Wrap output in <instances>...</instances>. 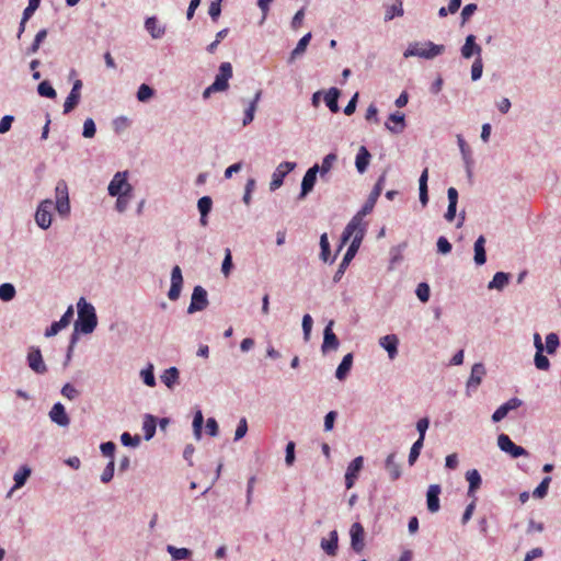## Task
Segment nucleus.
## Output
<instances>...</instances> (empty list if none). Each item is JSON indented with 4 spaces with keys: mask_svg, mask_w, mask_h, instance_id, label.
I'll return each instance as SVG.
<instances>
[{
    "mask_svg": "<svg viewBox=\"0 0 561 561\" xmlns=\"http://www.w3.org/2000/svg\"><path fill=\"white\" fill-rule=\"evenodd\" d=\"M55 199V204L50 198L43 199L37 206L35 222L43 230H47L51 226L53 208L62 219L68 218L71 213L68 184L62 179L56 183Z\"/></svg>",
    "mask_w": 561,
    "mask_h": 561,
    "instance_id": "nucleus-1",
    "label": "nucleus"
},
{
    "mask_svg": "<svg viewBox=\"0 0 561 561\" xmlns=\"http://www.w3.org/2000/svg\"><path fill=\"white\" fill-rule=\"evenodd\" d=\"M386 181V173L383 172L377 180L375 186L373 187L371 192L368 195V198L366 199L363 207L352 217L350 222L344 228V231L341 236V245L345 244L356 229L363 228L364 231H367L368 224L364 221V217L370 214L382 192L383 183Z\"/></svg>",
    "mask_w": 561,
    "mask_h": 561,
    "instance_id": "nucleus-2",
    "label": "nucleus"
},
{
    "mask_svg": "<svg viewBox=\"0 0 561 561\" xmlns=\"http://www.w3.org/2000/svg\"><path fill=\"white\" fill-rule=\"evenodd\" d=\"M77 309L78 319L75 322L76 332H80L82 334L92 333L98 325L95 308L92 304L81 297L77 302Z\"/></svg>",
    "mask_w": 561,
    "mask_h": 561,
    "instance_id": "nucleus-3",
    "label": "nucleus"
},
{
    "mask_svg": "<svg viewBox=\"0 0 561 561\" xmlns=\"http://www.w3.org/2000/svg\"><path fill=\"white\" fill-rule=\"evenodd\" d=\"M445 51L444 45H437L433 42H415L408 46L404 50V58L420 57L424 59H433Z\"/></svg>",
    "mask_w": 561,
    "mask_h": 561,
    "instance_id": "nucleus-4",
    "label": "nucleus"
},
{
    "mask_svg": "<svg viewBox=\"0 0 561 561\" xmlns=\"http://www.w3.org/2000/svg\"><path fill=\"white\" fill-rule=\"evenodd\" d=\"M365 234H366V231H364L363 228H359V229H356L355 232L353 233V236L351 237V238H353L352 242H351L346 253L344 254V256L342 259V262L340 263V265L333 276L334 283H339L341 280V278L343 277L351 261L355 257L356 253L358 252V249L362 244V241H363Z\"/></svg>",
    "mask_w": 561,
    "mask_h": 561,
    "instance_id": "nucleus-5",
    "label": "nucleus"
},
{
    "mask_svg": "<svg viewBox=\"0 0 561 561\" xmlns=\"http://www.w3.org/2000/svg\"><path fill=\"white\" fill-rule=\"evenodd\" d=\"M497 446L503 453L508 454L514 459L529 455L524 447L516 445L511 437L504 433L497 436Z\"/></svg>",
    "mask_w": 561,
    "mask_h": 561,
    "instance_id": "nucleus-6",
    "label": "nucleus"
},
{
    "mask_svg": "<svg viewBox=\"0 0 561 561\" xmlns=\"http://www.w3.org/2000/svg\"><path fill=\"white\" fill-rule=\"evenodd\" d=\"M208 304V295L206 289L197 285L193 289L187 313L193 314L195 312L203 311L207 308Z\"/></svg>",
    "mask_w": 561,
    "mask_h": 561,
    "instance_id": "nucleus-7",
    "label": "nucleus"
},
{
    "mask_svg": "<svg viewBox=\"0 0 561 561\" xmlns=\"http://www.w3.org/2000/svg\"><path fill=\"white\" fill-rule=\"evenodd\" d=\"M296 167V162L285 161L279 163L272 174V180L270 182V191L274 192L277 188H279L283 185L286 175L290 173L293 170H295Z\"/></svg>",
    "mask_w": 561,
    "mask_h": 561,
    "instance_id": "nucleus-8",
    "label": "nucleus"
},
{
    "mask_svg": "<svg viewBox=\"0 0 561 561\" xmlns=\"http://www.w3.org/2000/svg\"><path fill=\"white\" fill-rule=\"evenodd\" d=\"M107 191L108 195L113 197L124 194V192H133V186L127 182V172H116L108 184Z\"/></svg>",
    "mask_w": 561,
    "mask_h": 561,
    "instance_id": "nucleus-9",
    "label": "nucleus"
},
{
    "mask_svg": "<svg viewBox=\"0 0 561 561\" xmlns=\"http://www.w3.org/2000/svg\"><path fill=\"white\" fill-rule=\"evenodd\" d=\"M26 362L28 367L37 375H44L48 370L43 359L42 352L37 346L28 347Z\"/></svg>",
    "mask_w": 561,
    "mask_h": 561,
    "instance_id": "nucleus-10",
    "label": "nucleus"
},
{
    "mask_svg": "<svg viewBox=\"0 0 561 561\" xmlns=\"http://www.w3.org/2000/svg\"><path fill=\"white\" fill-rule=\"evenodd\" d=\"M232 78V66L230 62L225 61L219 66L218 73L213 82L214 89H218L220 92L226 91L229 88V80Z\"/></svg>",
    "mask_w": 561,
    "mask_h": 561,
    "instance_id": "nucleus-11",
    "label": "nucleus"
},
{
    "mask_svg": "<svg viewBox=\"0 0 561 561\" xmlns=\"http://www.w3.org/2000/svg\"><path fill=\"white\" fill-rule=\"evenodd\" d=\"M333 325L334 321L330 320L323 330V342L321 345V351L323 354H327L330 351H336L340 346V341L333 332Z\"/></svg>",
    "mask_w": 561,
    "mask_h": 561,
    "instance_id": "nucleus-12",
    "label": "nucleus"
},
{
    "mask_svg": "<svg viewBox=\"0 0 561 561\" xmlns=\"http://www.w3.org/2000/svg\"><path fill=\"white\" fill-rule=\"evenodd\" d=\"M319 170V164H314L307 170L301 181V188L298 195V199L306 198V196L313 190Z\"/></svg>",
    "mask_w": 561,
    "mask_h": 561,
    "instance_id": "nucleus-13",
    "label": "nucleus"
},
{
    "mask_svg": "<svg viewBox=\"0 0 561 561\" xmlns=\"http://www.w3.org/2000/svg\"><path fill=\"white\" fill-rule=\"evenodd\" d=\"M183 287L182 270L179 265H175L171 271V286L168 291V298L175 301L180 298L181 290Z\"/></svg>",
    "mask_w": 561,
    "mask_h": 561,
    "instance_id": "nucleus-14",
    "label": "nucleus"
},
{
    "mask_svg": "<svg viewBox=\"0 0 561 561\" xmlns=\"http://www.w3.org/2000/svg\"><path fill=\"white\" fill-rule=\"evenodd\" d=\"M350 536H351V548L357 552L360 553L364 550L365 547V530L360 523H354L351 526L350 529Z\"/></svg>",
    "mask_w": 561,
    "mask_h": 561,
    "instance_id": "nucleus-15",
    "label": "nucleus"
},
{
    "mask_svg": "<svg viewBox=\"0 0 561 561\" xmlns=\"http://www.w3.org/2000/svg\"><path fill=\"white\" fill-rule=\"evenodd\" d=\"M523 404V401L518 398H511L505 403L500 405L492 414V422L497 423L505 419L508 413L513 410L518 409Z\"/></svg>",
    "mask_w": 561,
    "mask_h": 561,
    "instance_id": "nucleus-16",
    "label": "nucleus"
},
{
    "mask_svg": "<svg viewBox=\"0 0 561 561\" xmlns=\"http://www.w3.org/2000/svg\"><path fill=\"white\" fill-rule=\"evenodd\" d=\"M364 458L358 456L354 458L347 466L345 472V486L346 489H352L355 484L356 479L358 478V473L363 469Z\"/></svg>",
    "mask_w": 561,
    "mask_h": 561,
    "instance_id": "nucleus-17",
    "label": "nucleus"
},
{
    "mask_svg": "<svg viewBox=\"0 0 561 561\" xmlns=\"http://www.w3.org/2000/svg\"><path fill=\"white\" fill-rule=\"evenodd\" d=\"M485 375V367L482 363H476L471 368L470 377L467 381V394L470 396L471 391H476L481 385Z\"/></svg>",
    "mask_w": 561,
    "mask_h": 561,
    "instance_id": "nucleus-18",
    "label": "nucleus"
},
{
    "mask_svg": "<svg viewBox=\"0 0 561 561\" xmlns=\"http://www.w3.org/2000/svg\"><path fill=\"white\" fill-rule=\"evenodd\" d=\"M457 144L461 153V158L466 168V172L468 178L472 176V167H473V158H472V150L463 139L461 135H457Z\"/></svg>",
    "mask_w": 561,
    "mask_h": 561,
    "instance_id": "nucleus-19",
    "label": "nucleus"
},
{
    "mask_svg": "<svg viewBox=\"0 0 561 561\" xmlns=\"http://www.w3.org/2000/svg\"><path fill=\"white\" fill-rule=\"evenodd\" d=\"M477 37L473 34H469L466 37L465 44L460 48L461 56L465 59H470L476 56V58L481 57L482 48L477 44Z\"/></svg>",
    "mask_w": 561,
    "mask_h": 561,
    "instance_id": "nucleus-20",
    "label": "nucleus"
},
{
    "mask_svg": "<svg viewBox=\"0 0 561 561\" xmlns=\"http://www.w3.org/2000/svg\"><path fill=\"white\" fill-rule=\"evenodd\" d=\"M48 415L50 421L58 426L67 427L70 424V419L66 412V409L60 402H57L53 405Z\"/></svg>",
    "mask_w": 561,
    "mask_h": 561,
    "instance_id": "nucleus-21",
    "label": "nucleus"
},
{
    "mask_svg": "<svg viewBox=\"0 0 561 561\" xmlns=\"http://www.w3.org/2000/svg\"><path fill=\"white\" fill-rule=\"evenodd\" d=\"M442 492L439 484H431L426 492V505L431 513H436L440 508L439 494Z\"/></svg>",
    "mask_w": 561,
    "mask_h": 561,
    "instance_id": "nucleus-22",
    "label": "nucleus"
},
{
    "mask_svg": "<svg viewBox=\"0 0 561 561\" xmlns=\"http://www.w3.org/2000/svg\"><path fill=\"white\" fill-rule=\"evenodd\" d=\"M321 549L329 556L335 557L339 549V534L336 530H332L329 534V538H322L320 542Z\"/></svg>",
    "mask_w": 561,
    "mask_h": 561,
    "instance_id": "nucleus-23",
    "label": "nucleus"
},
{
    "mask_svg": "<svg viewBox=\"0 0 561 561\" xmlns=\"http://www.w3.org/2000/svg\"><path fill=\"white\" fill-rule=\"evenodd\" d=\"M379 345L385 348L390 359L398 355L399 339L396 334H388L379 339Z\"/></svg>",
    "mask_w": 561,
    "mask_h": 561,
    "instance_id": "nucleus-24",
    "label": "nucleus"
},
{
    "mask_svg": "<svg viewBox=\"0 0 561 561\" xmlns=\"http://www.w3.org/2000/svg\"><path fill=\"white\" fill-rule=\"evenodd\" d=\"M161 382L170 390H173L180 383V370L172 366L160 375Z\"/></svg>",
    "mask_w": 561,
    "mask_h": 561,
    "instance_id": "nucleus-25",
    "label": "nucleus"
},
{
    "mask_svg": "<svg viewBox=\"0 0 561 561\" xmlns=\"http://www.w3.org/2000/svg\"><path fill=\"white\" fill-rule=\"evenodd\" d=\"M311 38L312 34L308 32L298 41L296 47L291 50L288 57V64H293L297 58L301 57L306 53Z\"/></svg>",
    "mask_w": 561,
    "mask_h": 561,
    "instance_id": "nucleus-26",
    "label": "nucleus"
},
{
    "mask_svg": "<svg viewBox=\"0 0 561 561\" xmlns=\"http://www.w3.org/2000/svg\"><path fill=\"white\" fill-rule=\"evenodd\" d=\"M32 470L28 466H22L19 468V470L14 473L13 480L14 485L8 493V497L11 496L13 491L21 489L27 481V479L31 477Z\"/></svg>",
    "mask_w": 561,
    "mask_h": 561,
    "instance_id": "nucleus-27",
    "label": "nucleus"
},
{
    "mask_svg": "<svg viewBox=\"0 0 561 561\" xmlns=\"http://www.w3.org/2000/svg\"><path fill=\"white\" fill-rule=\"evenodd\" d=\"M145 28L153 39L161 38L165 33V26L160 25L156 16H149L146 19Z\"/></svg>",
    "mask_w": 561,
    "mask_h": 561,
    "instance_id": "nucleus-28",
    "label": "nucleus"
},
{
    "mask_svg": "<svg viewBox=\"0 0 561 561\" xmlns=\"http://www.w3.org/2000/svg\"><path fill=\"white\" fill-rule=\"evenodd\" d=\"M371 154L365 146H360L355 159V167L358 173L363 174L367 171Z\"/></svg>",
    "mask_w": 561,
    "mask_h": 561,
    "instance_id": "nucleus-29",
    "label": "nucleus"
},
{
    "mask_svg": "<svg viewBox=\"0 0 561 561\" xmlns=\"http://www.w3.org/2000/svg\"><path fill=\"white\" fill-rule=\"evenodd\" d=\"M262 96V90H257L253 96V99L249 102L248 107L244 111V117L242 121L243 126H248L254 119V115L257 108V103L260 102Z\"/></svg>",
    "mask_w": 561,
    "mask_h": 561,
    "instance_id": "nucleus-30",
    "label": "nucleus"
},
{
    "mask_svg": "<svg viewBox=\"0 0 561 561\" xmlns=\"http://www.w3.org/2000/svg\"><path fill=\"white\" fill-rule=\"evenodd\" d=\"M389 122H392L394 125L391 126L388 122L385 124L386 128L392 134H401L405 128V117L404 114L400 112H396L389 115Z\"/></svg>",
    "mask_w": 561,
    "mask_h": 561,
    "instance_id": "nucleus-31",
    "label": "nucleus"
},
{
    "mask_svg": "<svg viewBox=\"0 0 561 561\" xmlns=\"http://www.w3.org/2000/svg\"><path fill=\"white\" fill-rule=\"evenodd\" d=\"M473 261L478 266L483 265L486 262V253H485V238L480 236L474 244H473Z\"/></svg>",
    "mask_w": 561,
    "mask_h": 561,
    "instance_id": "nucleus-32",
    "label": "nucleus"
},
{
    "mask_svg": "<svg viewBox=\"0 0 561 561\" xmlns=\"http://www.w3.org/2000/svg\"><path fill=\"white\" fill-rule=\"evenodd\" d=\"M511 274L505 272H496L488 284V289L503 290L510 283Z\"/></svg>",
    "mask_w": 561,
    "mask_h": 561,
    "instance_id": "nucleus-33",
    "label": "nucleus"
},
{
    "mask_svg": "<svg viewBox=\"0 0 561 561\" xmlns=\"http://www.w3.org/2000/svg\"><path fill=\"white\" fill-rule=\"evenodd\" d=\"M385 468L392 481H396L401 477V466L396 461V453L388 455L385 461Z\"/></svg>",
    "mask_w": 561,
    "mask_h": 561,
    "instance_id": "nucleus-34",
    "label": "nucleus"
},
{
    "mask_svg": "<svg viewBox=\"0 0 561 561\" xmlns=\"http://www.w3.org/2000/svg\"><path fill=\"white\" fill-rule=\"evenodd\" d=\"M352 366H353V354L348 353L342 358L340 365L337 366L336 371H335V377L339 380H344L347 377V375L350 374Z\"/></svg>",
    "mask_w": 561,
    "mask_h": 561,
    "instance_id": "nucleus-35",
    "label": "nucleus"
},
{
    "mask_svg": "<svg viewBox=\"0 0 561 561\" xmlns=\"http://www.w3.org/2000/svg\"><path fill=\"white\" fill-rule=\"evenodd\" d=\"M466 479L469 482L468 495L473 496L482 483L481 476L477 469H471L467 471Z\"/></svg>",
    "mask_w": 561,
    "mask_h": 561,
    "instance_id": "nucleus-36",
    "label": "nucleus"
},
{
    "mask_svg": "<svg viewBox=\"0 0 561 561\" xmlns=\"http://www.w3.org/2000/svg\"><path fill=\"white\" fill-rule=\"evenodd\" d=\"M340 94L341 92L337 88H330L324 95L325 105L332 113H337L340 111V106L337 103Z\"/></svg>",
    "mask_w": 561,
    "mask_h": 561,
    "instance_id": "nucleus-37",
    "label": "nucleus"
},
{
    "mask_svg": "<svg viewBox=\"0 0 561 561\" xmlns=\"http://www.w3.org/2000/svg\"><path fill=\"white\" fill-rule=\"evenodd\" d=\"M157 430V419L151 414H145L144 422H142V431L145 434V439L150 440Z\"/></svg>",
    "mask_w": 561,
    "mask_h": 561,
    "instance_id": "nucleus-38",
    "label": "nucleus"
},
{
    "mask_svg": "<svg viewBox=\"0 0 561 561\" xmlns=\"http://www.w3.org/2000/svg\"><path fill=\"white\" fill-rule=\"evenodd\" d=\"M167 551L171 556L173 561L190 559L193 554V551L188 548H178L172 545L167 546Z\"/></svg>",
    "mask_w": 561,
    "mask_h": 561,
    "instance_id": "nucleus-39",
    "label": "nucleus"
},
{
    "mask_svg": "<svg viewBox=\"0 0 561 561\" xmlns=\"http://www.w3.org/2000/svg\"><path fill=\"white\" fill-rule=\"evenodd\" d=\"M154 367L151 363L147 365L146 368L140 370V378L142 382L148 387H154L157 385L154 377Z\"/></svg>",
    "mask_w": 561,
    "mask_h": 561,
    "instance_id": "nucleus-40",
    "label": "nucleus"
},
{
    "mask_svg": "<svg viewBox=\"0 0 561 561\" xmlns=\"http://www.w3.org/2000/svg\"><path fill=\"white\" fill-rule=\"evenodd\" d=\"M403 7L401 0H396L390 7L387 8L385 13V21H391L396 16H402L403 15Z\"/></svg>",
    "mask_w": 561,
    "mask_h": 561,
    "instance_id": "nucleus-41",
    "label": "nucleus"
},
{
    "mask_svg": "<svg viewBox=\"0 0 561 561\" xmlns=\"http://www.w3.org/2000/svg\"><path fill=\"white\" fill-rule=\"evenodd\" d=\"M81 100V93L70 91L64 103V114H69L79 104Z\"/></svg>",
    "mask_w": 561,
    "mask_h": 561,
    "instance_id": "nucleus-42",
    "label": "nucleus"
},
{
    "mask_svg": "<svg viewBox=\"0 0 561 561\" xmlns=\"http://www.w3.org/2000/svg\"><path fill=\"white\" fill-rule=\"evenodd\" d=\"M15 295V287L11 283H3L0 285V299L2 301H11Z\"/></svg>",
    "mask_w": 561,
    "mask_h": 561,
    "instance_id": "nucleus-43",
    "label": "nucleus"
},
{
    "mask_svg": "<svg viewBox=\"0 0 561 561\" xmlns=\"http://www.w3.org/2000/svg\"><path fill=\"white\" fill-rule=\"evenodd\" d=\"M560 345V340L557 333H549L546 336L545 351L548 354H554Z\"/></svg>",
    "mask_w": 561,
    "mask_h": 561,
    "instance_id": "nucleus-44",
    "label": "nucleus"
},
{
    "mask_svg": "<svg viewBox=\"0 0 561 561\" xmlns=\"http://www.w3.org/2000/svg\"><path fill=\"white\" fill-rule=\"evenodd\" d=\"M337 160V156L334 152H331L327 154L322 159L321 165H319L320 170L318 173H320L321 176H324L330 170L332 169L334 162Z\"/></svg>",
    "mask_w": 561,
    "mask_h": 561,
    "instance_id": "nucleus-45",
    "label": "nucleus"
},
{
    "mask_svg": "<svg viewBox=\"0 0 561 561\" xmlns=\"http://www.w3.org/2000/svg\"><path fill=\"white\" fill-rule=\"evenodd\" d=\"M37 93L41 96L48 98V99H55L57 93L56 90L53 88L49 81L44 80L37 85Z\"/></svg>",
    "mask_w": 561,
    "mask_h": 561,
    "instance_id": "nucleus-46",
    "label": "nucleus"
},
{
    "mask_svg": "<svg viewBox=\"0 0 561 561\" xmlns=\"http://www.w3.org/2000/svg\"><path fill=\"white\" fill-rule=\"evenodd\" d=\"M46 37H47V30L43 28V30L38 31L37 34L35 35V38H34L32 45L27 48L26 54L33 55V54L37 53L41 44L43 43V41Z\"/></svg>",
    "mask_w": 561,
    "mask_h": 561,
    "instance_id": "nucleus-47",
    "label": "nucleus"
},
{
    "mask_svg": "<svg viewBox=\"0 0 561 561\" xmlns=\"http://www.w3.org/2000/svg\"><path fill=\"white\" fill-rule=\"evenodd\" d=\"M153 94H154V90L150 85L142 83L138 88L137 100L139 102H147L153 96Z\"/></svg>",
    "mask_w": 561,
    "mask_h": 561,
    "instance_id": "nucleus-48",
    "label": "nucleus"
},
{
    "mask_svg": "<svg viewBox=\"0 0 561 561\" xmlns=\"http://www.w3.org/2000/svg\"><path fill=\"white\" fill-rule=\"evenodd\" d=\"M197 208L201 215L208 216L213 208V199L210 196H203L197 202Z\"/></svg>",
    "mask_w": 561,
    "mask_h": 561,
    "instance_id": "nucleus-49",
    "label": "nucleus"
},
{
    "mask_svg": "<svg viewBox=\"0 0 561 561\" xmlns=\"http://www.w3.org/2000/svg\"><path fill=\"white\" fill-rule=\"evenodd\" d=\"M550 482L551 478L545 477L542 481L539 483V485L534 490L533 496L535 499H543L548 493Z\"/></svg>",
    "mask_w": 561,
    "mask_h": 561,
    "instance_id": "nucleus-50",
    "label": "nucleus"
},
{
    "mask_svg": "<svg viewBox=\"0 0 561 561\" xmlns=\"http://www.w3.org/2000/svg\"><path fill=\"white\" fill-rule=\"evenodd\" d=\"M116 197L117 199L115 204V209L118 213H124L127 209L129 201L131 198V192H124V194L116 195Z\"/></svg>",
    "mask_w": 561,
    "mask_h": 561,
    "instance_id": "nucleus-51",
    "label": "nucleus"
},
{
    "mask_svg": "<svg viewBox=\"0 0 561 561\" xmlns=\"http://www.w3.org/2000/svg\"><path fill=\"white\" fill-rule=\"evenodd\" d=\"M423 444H424V440L419 439V438L413 443V445L410 449L409 458H408L410 466H413L415 463V461L417 460L421 449L423 447Z\"/></svg>",
    "mask_w": 561,
    "mask_h": 561,
    "instance_id": "nucleus-52",
    "label": "nucleus"
},
{
    "mask_svg": "<svg viewBox=\"0 0 561 561\" xmlns=\"http://www.w3.org/2000/svg\"><path fill=\"white\" fill-rule=\"evenodd\" d=\"M320 248H321L320 259L323 262H329L330 242H329L328 234L325 232L320 236Z\"/></svg>",
    "mask_w": 561,
    "mask_h": 561,
    "instance_id": "nucleus-53",
    "label": "nucleus"
},
{
    "mask_svg": "<svg viewBox=\"0 0 561 561\" xmlns=\"http://www.w3.org/2000/svg\"><path fill=\"white\" fill-rule=\"evenodd\" d=\"M233 268L232 255L229 248L225 250V257L221 264V273L228 277Z\"/></svg>",
    "mask_w": 561,
    "mask_h": 561,
    "instance_id": "nucleus-54",
    "label": "nucleus"
},
{
    "mask_svg": "<svg viewBox=\"0 0 561 561\" xmlns=\"http://www.w3.org/2000/svg\"><path fill=\"white\" fill-rule=\"evenodd\" d=\"M534 363L539 370H548L550 368V360L543 355V352H536Z\"/></svg>",
    "mask_w": 561,
    "mask_h": 561,
    "instance_id": "nucleus-55",
    "label": "nucleus"
},
{
    "mask_svg": "<svg viewBox=\"0 0 561 561\" xmlns=\"http://www.w3.org/2000/svg\"><path fill=\"white\" fill-rule=\"evenodd\" d=\"M121 442L126 447L136 448L140 444V437L138 435H130L128 432H124L121 436Z\"/></svg>",
    "mask_w": 561,
    "mask_h": 561,
    "instance_id": "nucleus-56",
    "label": "nucleus"
},
{
    "mask_svg": "<svg viewBox=\"0 0 561 561\" xmlns=\"http://www.w3.org/2000/svg\"><path fill=\"white\" fill-rule=\"evenodd\" d=\"M96 133V126L92 118H87L83 123L82 136L84 138H93Z\"/></svg>",
    "mask_w": 561,
    "mask_h": 561,
    "instance_id": "nucleus-57",
    "label": "nucleus"
},
{
    "mask_svg": "<svg viewBox=\"0 0 561 561\" xmlns=\"http://www.w3.org/2000/svg\"><path fill=\"white\" fill-rule=\"evenodd\" d=\"M483 72V61L482 57L476 58L471 66V79L473 81L479 80L482 77Z\"/></svg>",
    "mask_w": 561,
    "mask_h": 561,
    "instance_id": "nucleus-58",
    "label": "nucleus"
},
{
    "mask_svg": "<svg viewBox=\"0 0 561 561\" xmlns=\"http://www.w3.org/2000/svg\"><path fill=\"white\" fill-rule=\"evenodd\" d=\"M312 324H313V320L311 318V316L309 313H306L304 317H302V332H304V340L306 342L309 341L310 339V334H311V330H312Z\"/></svg>",
    "mask_w": 561,
    "mask_h": 561,
    "instance_id": "nucleus-59",
    "label": "nucleus"
},
{
    "mask_svg": "<svg viewBox=\"0 0 561 561\" xmlns=\"http://www.w3.org/2000/svg\"><path fill=\"white\" fill-rule=\"evenodd\" d=\"M130 126V121L126 116H118L113 121V128L115 133L119 134Z\"/></svg>",
    "mask_w": 561,
    "mask_h": 561,
    "instance_id": "nucleus-60",
    "label": "nucleus"
},
{
    "mask_svg": "<svg viewBox=\"0 0 561 561\" xmlns=\"http://www.w3.org/2000/svg\"><path fill=\"white\" fill-rule=\"evenodd\" d=\"M430 286L426 283H420L416 287L415 294L422 302H427L430 299Z\"/></svg>",
    "mask_w": 561,
    "mask_h": 561,
    "instance_id": "nucleus-61",
    "label": "nucleus"
},
{
    "mask_svg": "<svg viewBox=\"0 0 561 561\" xmlns=\"http://www.w3.org/2000/svg\"><path fill=\"white\" fill-rule=\"evenodd\" d=\"M114 470H115V462L114 459H111L106 467L104 468L102 474H101V481L103 483H108L113 477H114Z\"/></svg>",
    "mask_w": 561,
    "mask_h": 561,
    "instance_id": "nucleus-62",
    "label": "nucleus"
},
{
    "mask_svg": "<svg viewBox=\"0 0 561 561\" xmlns=\"http://www.w3.org/2000/svg\"><path fill=\"white\" fill-rule=\"evenodd\" d=\"M248 433V422L245 417H241L234 432V440L243 438Z\"/></svg>",
    "mask_w": 561,
    "mask_h": 561,
    "instance_id": "nucleus-63",
    "label": "nucleus"
},
{
    "mask_svg": "<svg viewBox=\"0 0 561 561\" xmlns=\"http://www.w3.org/2000/svg\"><path fill=\"white\" fill-rule=\"evenodd\" d=\"M60 392L69 400H75L79 396V391L71 383H65Z\"/></svg>",
    "mask_w": 561,
    "mask_h": 561,
    "instance_id": "nucleus-64",
    "label": "nucleus"
}]
</instances>
